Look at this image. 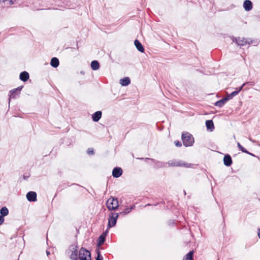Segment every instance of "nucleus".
<instances>
[{"label": "nucleus", "mask_w": 260, "mask_h": 260, "mask_svg": "<svg viewBox=\"0 0 260 260\" xmlns=\"http://www.w3.org/2000/svg\"><path fill=\"white\" fill-rule=\"evenodd\" d=\"M86 260H91V258L90 257V258H86Z\"/></svg>", "instance_id": "obj_40"}, {"label": "nucleus", "mask_w": 260, "mask_h": 260, "mask_svg": "<svg viewBox=\"0 0 260 260\" xmlns=\"http://www.w3.org/2000/svg\"><path fill=\"white\" fill-rule=\"evenodd\" d=\"M250 85V86H253L254 85V82H253V81H251V82H245L244 83H243L241 86H243V87L246 85Z\"/></svg>", "instance_id": "obj_30"}, {"label": "nucleus", "mask_w": 260, "mask_h": 260, "mask_svg": "<svg viewBox=\"0 0 260 260\" xmlns=\"http://www.w3.org/2000/svg\"><path fill=\"white\" fill-rule=\"evenodd\" d=\"M106 234L105 233H103L98 238L97 240V244L98 246H100L104 244L106 240Z\"/></svg>", "instance_id": "obj_12"}, {"label": "nucleus", "mask_w": 260, "mask_h": 260, "mask_svg": "<svg viewBox=\"0 0 260 260\" xmlns=\"http://www.w3.org/2000/svg\"><path fill=\"white\" fill-rule=\"evenodd\" d=\"M150 204H147V205H146V206H150Z\"/></svg>", "instance_id": "obj_43"}, {"label": "nucleus", "mask_w": 260, "mask_h": 260, "mask_svg": "<svg viewBox=\"0 0 260 260\" xmlns=\"http://www.w3.org/2000/svg\"><path fill=\"white\" fill-rule=\"evenodd\" d=\"M90 66L91 69L94 71L98 70L100 68L99 62L97 60L92 61Z\"/></svg>", "instance_id": "obj_22"}, {"label": "nucleus", "mask_w": 260, "mask_h": 260, "mask_svg": "<svg viewBox=\"0 0 260 260\" xmlns=\"http://www.w3.org/2000/svg\"><path fill=\"white\" fill-rule=\"evenodd\" d=\"M193 251H190L183 258V260H193Z\"/></svg>", "instance_id": "obj_24"}, {"label": "nucleus", "mask_w": 260, "mask_h": 260, "mask_svg": "<svg viewBox=\"0 0 260 260\" xmlns=\"http://www.w3.org/2000/svg\"><path fill=\"white\" fill-rule=\"evenodd\" d=\"M120 83L123 86H126L131 83V80L129 77H124L120 80Z\"/></svg>", "instance_id": "obj_19"}, {"label": "nucleus", "mask_w": 260, "mask_h": 260, "mask_svg": "<svg viewBox=\"0 0 260 260\" xmlns=\"http://www.w3.org/2000/svg\"><path fill=\"white\" fill-rule=\"evenodd\" d=\"M146 160L149 159L151 160L154 162H155V168H163L166 167L167 165V163L159 161H156L155 159L153 158H145Z\"/></svg>", "instance_id": "obj_8"}, {"label": "nucleus", "mask_w": 260, "mask_h": 260, "mask_svg": "<svg viewBox=\"0 0 260 260\" xmlns=\"http://www.w3.org/2000/svg\"><path fill=\"white\" fill-rule=\"evenodd\" d=\"M59 64V61L57 58L54 57L51 59L50 64L52 67L57 68L58 67Z\"/></svg>", "instance_id": "obj_20"}, {"label": "nucleus", "mask_w": 260, "mask_h": 260, "mask_svg": "<svg viewBox=\"0 0 260 260\" xmlns=\"http://www.w3.org/2000/svg\"><path fill=\"white\" fill-rule=\"evenodd\" d=\"M182 140L183 145L185 147L191 146L194 143V138L188 132L182 134Z\"/></svg>", "instance_id": "obj_1"}, {"label": "nucleus", "mask_w": 260, "mask_h": 260, "mask_svg": "<svg viewBox=\"0 0 260 260\" xmlns=\"http://www.w3.org/2000/svg\"><path fill=\"white\" fill-rule=\"evenodd\" d=\"M102 113L101 111H98L92 115V120L94 122H98L102 117Z\"/></svg>", "instance_id": "obj_14"}, {"label": "nucleus", "mask_w": 260, "mask_h": 260, "mask_svg": "<svg viewBox=\"0 0 260 260\" xmlns=\"http://www.w3.org/2000/svg\"><path fill=\"white\" fill-rule=\"evenodd\" d=\"M258 236L260 239V229H258Z\"/></svg>", "instance_id": "obj_35"}, {"label": "nucleus", "mask_w": 260, "mask_h": 260, "mask_svg": "<svg viewBox=\"0 0 260 260\" xmlns=\"http://www.w3.org/2000/svg\"><path fill=\"white\" fill-rule=\"evenodd\" d=\"M183 192H184V194H186V191H185V190H184V191H183Z\"/></svg>", "instance_id": "obj_42"}, {"label": "nucleus", "mask_w": 260, "mask_h": 260, "mask_svg": "<svg viewBox=\"0 0 260 260\" xmlns=\"http://www.w3.org/2000/svg\"><path fill=\"white\" fill-rule=\"evenodd\" d=\"M223 164L225 166L230 167L232 164V159L229 154H226L223 157Z\"/></svg>", "instance_id": "obj_10"}, {"label": "nucleus", "mask_w": 260, "mask_h": 260, "mask_svg": "<svg viewBox=\"0 0 260 260\" xmlns=\"http://www.w3.org/2000/svg\"><path fill=\"white\" fill-rule=\"evenodd\" d=\"M7 0H0V4L3 2H5V1H7Z\"/></svg>", "instance_id": "obj_37"}, {"label": "nucleus", "mask_w": 260, "mask_h": 260, "mask_svg": "<svg viewBox=\"0 0 260 260\" xmlns=\"http://www.w3.org/2000/svg\"><path fill=\"white\" fill-rule=\"evenodd\" d=\"M167 164L171 167H182L184 166L186 168H189L190 164H185L181 161H177L176 160H169Z\"/></svg>", "instance_id": "obj_5"}, {"label": "nucleus", "mask_w": 260, "mask_h": 260, "mask_svg": "<svg viewBox=\"0 0 260 260\" xmlns=\"http://www.w3.org/2000/svg\"><path fill=\"white\" fill-rule=\"evenodd\" d=\"M46 254L47 255V256H49L50 254V252L49 251H46Z\"/></svg>", "instance_id": "obj_36"}, {"label": "nucleus", "mask_w": 260, "mask_h": 260, "mask_svg": "<svg viewBox=\"0 0 260 260\" xmlns=\"http://www.w3.org/2000/svg\"><path fill=\"white\" fill-rule=\"evenodd\" d=\"M10 3H11V4H13V2H12V0H11V1H10Z\"/></svg>", "instance_id": "obj_41"}, {"label": "nucleus", "mask_w": 260, "mask_h": 260, "mask_svg": "<svg viewBox=\"0 0 260 260\" xmlns=\"http://www.w3.org/2000/svg\"><path fill=\"white\" fill-rule=\"evenodd\" d=\"M237 146L239 149L243 153H249V152L244 148L239 142L237 143Z\"/></svg>", "instance_id": "obj_26"}, {"label": "nucleus", "mask_w": 260, "mask_h": 260, "mask_svg": "<svg viewBox=\"0 0 260 260\" xmlns=\"http://www.w3.org/2000/svg\"><path fill=\"white\" fill-rule=\"evenodd\" d=\"M4 217L0 215V225L2 224L3 222H4Z\"/></svg>", "instance_id": "obj_33"}, {"label": "nucleus", "mask_w": 260, "mask_h": 260, "mask_svg": "<svg viewBox=\"0 0 260 260\" xmlns=\"http://www.w3.org/2000/svg\"><path fill=\"white\" fill-rule=\"evenodd\" d=\"M249 140H250V141H251L252 142H253V143L255 142V141H254V140H252V139H250V138L249 139Z\"/></svg>", "instance_id": "obj_38"}, {"label": "nucleus", "mask_w": 260, "mask_h": 260, "mask_svg": "<svg viewBox=\"0 0 260 260\" xmlns=\"http://www.w3.org/2000/svg\"><path fill=\"white\" fill-rule=\"evenodd\" d=\"M243 89V86H240L238 88L236 89V90L232 92L231 93L229 94L226 98L228 100L232 99L234 96L237 95Z\"/></svg>", "instance_id": "obj_16"}, {"label": "nucleus", "mask_w": 260, "mask_h": 260, "mask_svg": "<svg viewBox=\"0 0 260 260\" xmlns=\"http://www.w3.org/2000/svg\"><path fill=\"white\" fill-rule=\"evenodd\" d=\"M106 206L109 210L114 211L118 207V202L117 198H110L106 202Z\"/></svg>", "instance_id": "obj_2"}, {"label": "nucleus", "mask_w": 260, "mask_h": 260, "mask_svg": "<svg viewBox=\"0 0 260 260\" xmlns=\"http://www.w3.org/2000/svg\"><path fill=\"white\" fill-rule=\"evenodd\" d=\"M243 7L246 11H250L252 9V2L250 0H245L243 3Z\"/></svg>", "instance_id": "obj_11"}, {"label": "nucleus", "mask_w": 260, "mask_h": 260, "mask_svg": "<svg viewBox=\"0 0 260 260\" xmlns=\"http://www.w3.org/2000/svg\"><path fill=\"white\" fill-rule=\"evenodd\" d=\"M135 205L131 206L129 208H125L124 211L120 212L119 214V215H122V216L126 215L128 213H129L130 212L132 211V210L134 208Z\"/></svg>", "instance_id": "obj_21"}, {"label": "nucleus", "mask_w": 260, "mask_h": 260, "mask_svg": "<svg viewBox=\"0 0 260 260\" xmlns=\"http://www.w3.org/2000/svg\"><path fill=\"white\" fill-rule=\"evenodd\" d=\"M206 126L207 129L210 132H212L214 129V125L212 120H208L206 121Z\"/></svg>", "instance_id": "obj_17"}, {"label": "nucleus", "mask_w": 260, "mask_h": 260, "mask_svg": "<svg viewBox=\"0 0 260 260\" xmlns=\"http://www.w3.org/2000/svg\"><path fill=\"white\" fill-rule=\"evenodd\" d=\"M134 44H135L136 47L137 48V50L139 51H140V52H142V53L144 52V50H145L143 46L139 40H136L134 41Z\"/></svg>", "instance_id": "obj_15"}, {"label": "nucleus", "mask_w": 260, "mask_h": 260, "mask_svg": "<svg viewBox=\"0 0 260 260\" xmlns=\"http://www.w3.org/2000/svg\"><path fill=\"white\" fill-rule=\"evenodd\" d=\"M26 198L29 202H35L37 201V193L34 191H29L26 194Z\"/></svg>", "instance_id": "obj_7"}, {"label": "nucleus", "mask_w": 260, "mask_h": 260, "mask_svg": "<svg viewBox=\"0 0 260 260\" xmlns=\"http://www.w3.org/2000/svg\"><path fill=\"white\" fill-rule=\"evenodd\" d=\"M77 248V246H76L75 249L72 251V254L70 255V258L72 260L75 258H78V250Z\"/></svg>", "instance_id": "obj_25"}, {"label": "nucleus", "mask_w": 260, "mask_h": 260, "mask_svg": "<svg viewBox=\"0 0 260 260\" xmlns=\"http://www.w3.org/2000/svg\"><path fill=\"white\" fill-rule=\"evenodd\" d=\"M72 260H78V258H75V259H72Z\"/></svg>", "instance_id": "obj_44"}, {"label": "nucleus", "mask_w": 260, "mask_h": 260, "mask_svg": "<svg viewBox=\"0 0 260 260\" xmlns=\"http://www.w3.org/2000/svg\"><path fill=\"white\" fill-rule=\"evenodd\" d=\"M13 90H11L10 91V98H9V100H10V99L11 98H15V95L16 94H19L18 93V92H17V91H14L13 92Z\"/></svg>", "instance_id": "obj_28"}, {"label": "nucleus", "mask_w": 260, "mask_h": 260, "mask_svg": "<svg viewBox=\"0 0 260 260\" xmlns=\"http://www.w3.org/2000/svg\"><path fill=\"white\" fill-rule=\"evenodd\" d=\"M23 87V86H19L17 88H15V89H13V92L17 91V92H18L19 94H20V90L22 89Z\"/></svg>", "instance_id": "obj_29"}, {"label": "nucleus", "mask_w": 260, "mask_h": 260, "mask_svg": "<svg viewBox=\"0 0 260 260\" xmlns=\"http://www.w3.org/2000/svg\"><path fill=\"white\" fill-rule=\"evenodd\" d=\"M29 177L28 176H25V175H23V178L25 179V180H26L27 179V178Z\"/></svg>", "instance_id": "obj_34"}, {"label": "nucleus", "mask_w": 260, "mask_h": 260, "mask_svg": "<svg viewBox=\"0 0 260 260\" xmlns=\"http://www.w3.org/2000/svg\"><path fill=\"white\" fill-rule=\"evenodd\" d=\"M233 42H235L238 46H243L246 44H250L252 41L249 42L248 39L244 38L238 37L237 38H233Z\"/></svg>", "instance_id": "obj_6"}, {"label": "nucleus", "mask_w": 260, "mask_h": 260, "mask_svg": "<svg viewBox=\"0 0 260 260\" xmlns=\"http://www.w3.org/2000/svg\"><path fill=\"white\" fill-rule=\"evenodd\" d=\"M87 153L89 155H93L94 154V151L92 148H88L87 150Z\"/></svg>", "instance_id": "obj_31"}, {"label": "nucleus", "mask_w": 260, "mask_h": 260, "mask_svg": "<svg viewBox=\"0 0 260 260\" xmlns=\"http://www.w3.org/2000/svg\"><path fill=\"white\" fill-rule=\"evenodd\" d=\"M96 251L97 256L95 258V260H103V257L101 255L99 249H97L96 250Z\"/></svg>", "instance_id": "obj_27"}, {"label": "nucleus", "mask_w": 260, "mask_h": 260, "mask_svg": "<svg viewBox=\"0 0 260 260\" xmlns=\"http://www.w3.org/2000/svg\"><path fill=\"white\" fill-rule=\"evenodd\" d=\"M118 216L119 214L117 213L111 212L110 214L108 224L109 228L113 227L116 225Z\"/></svg>", "instance_id": "obj_4"}, {"label": "nucleus", "mask_w": 260, "mask_h": 260, "mask_svg": "<svg viewBox=\"0 0 260 260\" xmlns=\"http://www.w3.org/2000/svg\"><path fill=\"white\" fill-rule=\"evenodd\" d=\"M174 143L176 145V146L177 147H181L182 146V143H181V142L179 141H176L174 142Z\"/></svg>", "instance_id": "obj_32"}, {"label": "nucleus", "mask_w": 260, "mask_h": 260, "mask_svg": "<svg viewBox=\"0 0 260 260\" xmlns=\"http://www.w3.org/2000/svg\"><path fill=\"white\" fill-rule=\"evenodd\" d=\"M29 77V74L26 71H23L21 72L19 75L20 80L23 82L27 81L28 80Z\"/></svg>", "instance_id": "obj_13"}, {"label": "nucleus", "mask_w": 260, "mask_h": 260, "mask_svg": "<svg viewBox=\"0 0 260 260\" xmlns=\"http://www.w3.org/2000/svg\"><path fill=\"white\" fill-rule=\"evenodd\" d=\"M247 154H249V155H252V156H254V154H253L251 153H250V152H249V153H247Z\"/></svg>", "instance_id": "obj_39"}, {"label": "nucleus", "mask_w": 260, "mask_h": 260, "mask_svg": "<svg viewBox=\"0 0 260 260\" xmlns=\"http://www.w3.org/2000/svg\"><path fill=\"white\" fill-rule=\"evenodd\" d=\"M87 257H91L90 251L84 247H81L79 251V259L80 260H86Z\"/></svg>", "instance_id": "obj_3"}, {"label": "nucleus", "mask_w": 260, "mask_h": 260, "mask_svg": "<svg viewBox=\"0 0 260 260\" xmlns=\"http://www.w3.org/2000/svg\"><path fill=\"white\" fill-rule=\"evenodd\" d=\"M1 215L5 217L9 214V210L6 207H3L0 209Z\"/></svg>", "instance_id": "obj_23"}, {"label": "nucleus", "mask_w": 260, "mask_h": 260, "mask_svg": "<svg viewBox=\"0 0 260 260\" xmlns=\"http://www.w3.org/2000/svg\"><path fill=\"white\" fill-rule=\"evenodd\" d=\"M228 101H229V100L226 97L223 98L222 99L217 101L215 103V106L220 108L222 107Z\"/></svg>", "instance_id": "obj_18"}, {"label": "nucleus", "mask_w": 260, "mask_h": 260, "mask_svg": "<svg viewBox=\"0 0 260 260\" xmlns=\"http://www.w3.org/2000/svg\"><path fill=\"white\" fill-rule=\"evenodd\" d=\"M122 174V170L120 167H115L112 171V175L115 178L119 177Z\"/></svg>", "instance_id": "obj_9"}]
</instances>
